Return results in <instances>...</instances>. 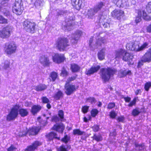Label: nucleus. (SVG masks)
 Segmentation results:
<instances>
[{
	"instance_id": "39",
	"label": "nucleus",
	"mask_w": 151,
	"mask_h": 151,
	"mask_svg": "<svg viewBox=\"0 0 151 151\" xmlns=\"http://www.w3.org/2000/svg\"><path fill=\"white\" fill-rule=\"evenodd\" d=\"M99 112L98 110L96 108L92 109L90 111L91 116L93 117H95L98 114Z\"/></svg>"
},
{
	"instance_id": "37",
	"label": "nucleus",
	"mask_w": 151,
	"mask_h": 151,
	"mask_svg": "<svg viewBox=\"0 0 151 151\" xmlns=\"http://www.w3.org/2000/svg\"><path fill=\"white\" fill-rule=\"evenodd\" d=\"M60 140L65 144H67L70 141V137L69 136L65 134Z\"/></svg>"
},
{
	"instance_id": "3",
	"label": "nucleus",
	"mask_w": 151,
	"mask_h": 151,
	"mask_svg": "<svg viewBox=\"0 0 151 151\" xmlns=\"http://www.w3.org/2000/svg\"><path fill=\"white\" fill-rule=\"evenodd\" d=\"M116 72V69L111 67L102 68L100 71L101 78L104 83L108 82Z\"/></svg>"
},
{
	"instance_id": "12",
	"label": "nucleus",
	"mask_w": 151,
	"mask_h": 151,
	"mask_svg": "<svg viewBox=\"0 0 151 151\" xmlns=\"http://www.w3.org/2000/svg\"><path fill=\"white\" fill-rule=\"evenodd\" d=\"M42 144V142L36 140L34 141L31 145L27 146L24 151H34L37 149L38 147Z\"/></svg>"
},
{
	"instance_id": "60",
	"label": "nucleus",
	"mask_w": 151,
	"mask_h": 151,
	"mask_svg": "<svg viewBox=\"0 0 151 151\" xmlns=\"http://www.w3.org/2000/svg\"><path fill=\"white\" fill-rule=\"evenodd\" d=\"M147 62L144 60V59L142 58V59L140 60L138 63L137 67L138 68L140 67L142 65H143L144 63Z\"/></svg>"
},
{
	"instance_id": "44",
	"label": "nucleus",
	"mask_w": 151,
	"mask_h": 151,
	"mask_svg": "<svg viewBox=\"0 0 151 151\" xmlns=\"http://www.w3.org/2000/svg\"><path fill=\"white\" fill-rule=\"evenodd\" d=\"M121 75V77H124L126 76L127 75H130L131 74V72L130 70H128L126 71V70H124L120 72Z\"/></svg>"
},
{
	"instance_id": "15",
	"label": "nucleus",
	"mask_w": 151,
	"mask_h": 151,
	"mask_svg": "<svg viewBox=\"0 0 151 151\" xmlns=\"http://www.w3.org/2000/svg\"><path fill=\"white\" fill-rule=\"evenodd\" d=\"M82 34V32L81 31L77 30L73 34V37L70 40V44L73 45L77 44L80 37Z\"/></svg>"
},
{
	"instance_id": "6",
	"label": "nucleus",
	"mask_w": 151,
	"mask_h": 151,
	"mask_svg": "<svg viewBox=\"0 0 151 151\" xmlns=\"http://www.w3.org/2000/svg\"><path fill=\"white\" fill-rule=\"evenodd\" d=\"M17 50V45L14 42H6L5 44L4 51L7 55H11L14 53Z\"/></svg>"
},
{
	"instance_id": "40",
	"label": "nucleus",
	"mask_w": 151,
	"mask_h": 151,
	"mask_svg": "<svg viewBox=\"0 0 151 151\" xmlns=\"http://www.w3.org/2000/svg\"><path fill=\"white\" fill-rule=\"evenodd\" d=\"M86 102L90 103L91 104H93L96 102V100L94 97H90L86 99Z\"/></svg>"
},
{
	"instance_id": "41",
	"label": "nucleus",
	"mask_w": 151,
	"mask_h": 151,
	"mask_svg": "<svg viewBox=\"0 0 151 151\" xmlns=\"http://www.w3.org/2000/svg\"><path fill=\"white\" fill-rule=\"evenodd\" d=\"M8 23V19L5 18L3 16L0 15V24H6Z\"/></svg>"
},
{
	"instance_id": "1",
	"label": "nucleus",
	"mask_w": 151,
	"mask_h": 151,
	"mask_svg": "<svg viewBox=\"0 0 151 151\" xmlns=\"http://www.w3.org/2000/svg\"><path fill=\"white\" fill-rule=\"evenodd\" d=\"M20 106L19 104L14 105L7 115L6 120L8 121L14 120L18 116L19 113L20 116L22 117L27 116L29 114L28 109L23 108L20 109Z\"/></svg>"
},
{
	"instance_id": "18",
	"label": "nucleus",
	"mask_w": 151,
	"mask_h": 151,
	"mask_svg": "<svg viewBox=\"0 0 151 151\" xmlns=\"http://www.w3.org/2000/svg\"><path fill=\"white\" fill-rule=\"evenodd\" d=\"M84 0H71V4L73 8L79 10L83 4Z\"/></svg>"
},
{
	"instance_id": "32",
	"label": "nucleus",
	"mask_w": 151,
	"mask_h": 151,
	"mask_svg": "<svg viewBox=\"0 0 151 151\" xmlns=\"http://www.w3.org/2000/svg\"><path fill=\"white\" fill-rule=\"evenodd\" d=\"M97 13V12H96L95 11L94 8H91L88 10L87 14L88 18L92 19L95 14Z\"/></svg>"
},
{
	"instance_id": "8",
	"label": "nucleus",
	"mask_w": 151,
	"mask_h": 151,
	"mask_svg": "<svg viewBox=\"0 0 151 151\" xmlns=\"http://www.w3.org/2000/svg\"><path fill=\"white\" fill-rule=\"evenodd\" d=\"M22 25L24 29L27 32L31 33L35 32L36 26L35 22L26 19L23 22Z\"/></svg>"
},
{
	"instance_id": "2",
	"label": "nucleus",
	"mask_w": 151,
	"mask_h": 151,
	"mask_svg": "<svg viewBox=\"0 0 151 151\" xmlns=\"http://www.w3.org/2000/svg\"><path fill=\"white\" fill-rule=\"evenodd\" d=\"M148 45L147 42H145L140 46V43L139 41H134L127 43L126 47L129 50L137 52L143 50L147 47Z\"/></svg>"
},
{
	"instance_id": "34",
	"label": "nucleus",
	"mask_w": 151,
	"mask_h": 151,
	"mask_svg": "<svg viewBox=\"0 0 151 151\" xmlns=\"http://www.w3.org/2000/svg\"><path fill=\"white\" fill-rule=\"evenodd\" d=\"M49 77L52 81L54 82L56 79H58V73L55 71H52L50 73Z\"/></svg>"
},
{
	"instance_id": "16",
	"label": "nucleus",
	"mask_w": 151,
	"mask_h": 151,
	"mask_svg": "<svg viewBox=\"0 0 151 151\" xmlns=\"http://www.w3.org/2000/svg\"><path fill=\"white\" fill-rule=\"evenodd\" d=\"M39 60L40 63L45 66H49L51 63L49 57L45 55L41 56Z\"/></svg>"
},
{
	"instance_id": "20",
	"label": "nucleus",
	"mask_w": 151,
	"mask_h": 151,
	"mask_svg": "<svg viewBox=\"0 0 151 151\" xmlns=\"http://www.w3.org/2000/svg\"><path fill=\"white\" fill-rule=\"evenodd\" d=\"M45 137L49 141H52L54 139H55L58 140H60V137H58L57 133L54 132H51L46 134Z\"/></svg>"
},
{
	"instance_id": "7",
	"label": "nucleus",
	"mask_w": 151,
	"mask_h": 151,
	"mask_svg": "<svg viewBox=\"0 0 151 151\" xmlns=\"http://www.w3.org/2000/svg\"><path fill=\"white\" fill-rule=\"evenodd\" d=\"M137 16L135 17V22L136 24L140 22L142 20L141 17L147 21H151V16H149L145 10L138 9L137 11Z\"/></svg>"
},
{
	"instance_id": "33",
	"label": "nucleus",
	"mask_w": 151,
	"mask_h": 151,
	"mask_svg": "<svg viewBox=\"0 0 151 151\" xmlns=\"http://www.w3.org/2000/svg\"><path fill=\"white\" fill-rule=\"evenodd\" d=\"M92 138L93 140H95L97 142L101 141L103 140L102 137L100 134H99V135L96 133L94 134L92 137Z\"/></svg>"
},
{
	"instance_id": "21",
	"label": "nucleus",
	"mask_w": 151,
	"mask_h": 151,
	"mask_svg": "<svg viewBox=\"0 0 151 151\" xmlns=\"http://www.w3.org/2000/svg\"><path fill=\"white\" fill-rule=\"evenodd\" d=\"M134 56L132 53L126 50L122 59L124 61L130 62L132 61Z\"/></svg>"
},
{
	"instance_id": "24",
	"label": "nucleus",
	"mask_w": 151,
	"mask_h": 151,
	"mask_svg": "<svg viewBox=\"0 0 151 151\" xmlns=\"http://www.w3.org/2000/svg\"><path fill=\"white\" fill-rule=\"evenodd\" d=\"M12 63H11L9 60H6L2 63L1 65V68L3 69L7 70L10 68Z\"/></svg>"
},
{
	"instance_id": "49",
	"label": "nucleus",
	"mask_w": 151,
	"mask_h": 151,
	"mask_svg": "<svg viewBox=\"0 0 151 151\" xmlns=\"http://www.w3.org/2000/svg\"><path fill=\"white\" fill-rule=\"evenodd\" d=\"M137 97L134 98L132 101L130 102L128 104V106L129 107H131L132 106H135L136 104L137 100Z\"/></svg>"
},
{
	"instance_id": "10",
	"label": "nucleus",
	"mask_w": 151,
	"mask_h": 151,
	"mask_svg": "<svg viewBox=\"0 0 151 151\" xmlns=\"http://www.w3.org/2000/svg\"><path fill=\"white\" fill-rule=\"evenodd\" d=\"M24 10L23 3L21 0L15 1L12 6L13 12L17 15H21Z\"/></svg>"
},
{
	"instance_id": "9",
	"label": "nucleus",
	"mask_w": 151,
	"mask_h": 151,
	"mask_svg": "<svg viewBox=\"0 0 151 151\" xmlns=\"http://www.w3.org/2000/svg\"><path fill=\"white\" fill-rule=\"evenodd\" d=\"M41 128L39 126H33L29 127L26 131H23L21 132L22 137L26 136L28 134L29 136H36L37 135L41 130Z\"/></svg>"
},
{
	"instance_id": "61",
	"label": "nucleus",
	"mask_w": 151,
	"mask_h": 151,
	"mask_svg": "<svg viewBox=\"0 0 151 151\" xmlns=\"http://www.w3.org/2000/svg\"><path fill=\"white\" fill-rule=\"evenodd\" d=\"M124 116H121L118 117L116 119V120L119 122H124Z\"/></svg>"
},
{
	"instance_id": "29",
	"label": "nucleus",
	"mask_w": 151,
	"mask_h": 151,
	"mask_svg": "<svg viewBox=\"0 0 151 151\" xmlns=\"http://www.w3.org/2000/svg\"><path fill=\"white\" fill-rule=\"evenodd\" d=\"M113 3L119 7H123L126 2L125 0H112Z\"/></svg>"
},
{
	"instance_id": "14",
	"label": "nucleus",
	"mask_w": 151,
	"mask_h": 151,
	"mask_svg": "<svg viewBox=\"0 0 151 151\" xmlns=\"http://www.w3.org/2000/svg\"><path fill=\"white\" fill-rule=\"evenodd\" d=\"M65 58L64 54L55 53L52 56L53 61L57 64H60L65 60Z\"/></svg>"
},
{
	"instance_id": "35",
	"label": "nucleus",
	"mask_w": 151,
	"mask_h": 151,
	"mask_svg": "<svg viewBox=\"0 0 151 151\" xmlns=\"http://www.w3.org/2000/svg\"><path fill=\"white\" fill-rule=\"evenodd\" d=\"M104 6V3L102 1H101L98 3L96 6L93 8L95 11L98 12L99 11L101 10L103 7Z\"/></svg>"
},
{
	"instance_id": "17",
	"label": "nucleus",
	"mask_w": 151,
	"mask_h": 151,
	"mask_svg": "<svg viewBox=\"0 0 151 151\" xmlns=\"http://www.w3.org/2000/svg\"><path fill=\"white\" fill-rule=\"evenodd\" d=\"M65 129L64 124L62 123H57L53 125L52 128V130L63 134Z\"/></svg>"
},
{
	"instance_id": "36",
	"label": "nucleus",
	"mask_w": 151,
	"mask_h": 151,
	"mask_svg": "<svg viewBox=\"0 0 151 151\" xmlns=\"http://www.w3.org/2000/svg\"><path fill=\"white\" fill-rule=\"evenodd\" d=\"M73 133L74 135H81L86 134L85 132L81 131L79 129H74L73 130Z\"/></svg>"
},
{
	"instance_id": "64",
	"label": "nucleus",
	"mask_w": 151,
	"mask_h": 151,
	"mask_svg": "<svg viewBox=\"0 0 151 151\" xmlns=\"http://www.w3.org/2000/svg\"><path fill=\"white\" fill-rule=\"evenodd\" d=\"M142 92L141 90L140 89H138L135 91V94L137 95L139 94H140Z\"/></svg>"
},
{
	"instance_id": "42",
	"label": "nucleus",
	"mask_w": 151,
	"mask_h": 151,
	"mask_svg": "<svg viewBox=\"0 0 151 151\" xmlns=\"http://www.w3.org/2000/svg\"><path fill=\"white\" fill-rule=\"evenodd\" d=\"M60 75V76L63 77H65L68 76L69 73L64 67H63Z\"/></svg>"
},
{
	"instance_id": "11",
	"label": "nucleus",
	"mask_w": 151,
	"mask_h": 151,
	"mask_svg": "<svg viewBox=\"0 0 151 151\" xmlns=\"http://www.w3.org/2000/svg\"><path fill=\"white\" fill-rule=\"evenodd\" d=\"M12 29L10 26L7 25L0 30V37L2 39L8 38L11 36Z\"/></svg>"
},
{
	"instance_id": "62",
	"label": "nucleus",
	"mask_w": 151,
	"mask_h": 151,
	"mask_svg": "<svg viewBox=\"0 0 151 151\" xmlns=\"http://www.w3.org/2000/svg\"><path fill=\"white\" fill-rule=\"evenodd\" d=\"M123 98L125 102H129L131 100V98L128 96L124 97Z\"/></svg>"
},
{
	"instance_id": "56",
	"label": "nucleus",
	"mask_w": 151,
	"mask_h": 151,
	"mask_svg": "<svg viewBox=\"0 0 151 151\" xmlns=\"http://www.w3.org/2000/svg\"><path fill=\"white\" fill-rule=\"evenodd\" d=\"M60 121V119L57 115H54L52 116L51 118V121L57 122Z\"/></svg>"
},
{
	"instance_id": "50",
	"label": "nucleus",
	"mask_w": 151,
	"mask_h": 151,
	"mask_svg": "<svg viewBox=\"0 0 151 151\" xmlns=\"http://www.w3.org/2000/svg\"><path fill=\"white\" fill-rule=\"evenodd\" d=\"M116 104L115 102H110L108 104L107 109L109 110L111 109L114 108Z\"/></svg>"
},
{
	"instance_id": "25",
	"label": "nucleus",
	"mask_w": 151,
	"mask_h": 151,
	"mask_svg": "<svg viewBox=\"0 0 151 151\" xmlns=\"http://www.w3.org/2000/svg\"><path fill=\"white\" fill-rule=\"evenodd\" d=\"M142 58H144V60L147 62L149 63L151 62V51L149 49L143 55Z\"/></svg>"
},
{
	"instance_id": "27",
	"label": "nucleus",
	"mask_w": 151,
	"mask_h": 151,
	"mask_svg": "<svg viewBox=\"0 0 151 151\" xmlns=\"http://www.w3.org/2000/svg\"><path fill=\"white\" fill-rule=\"evenodd\" d=\"M70 68L73 73H76L79 71L81 67L76 63H72L70 65Z\"/></svg>"
},
{
	"instance_id": "4",
	"label": "nucleus",
	"mask_w": 151,
	"mask_h": 151,
	"mask_svg": "<svg viewBox=\"0 0 151 151\" xmlns=\"http://www.w3.org/2000/svg\"><path fill=\"white\" fill-rule=\"evenodd\" d=\"M55 47L59 51L63 52L70 46L68 38L65 37H60L56 40Z\"/></svg>"
},
{
	"instance_id": "52",
	"label": "nucleus",
	"mask_w": 151,
	"mask_h": 151,
	"mask_svg": "<svg viewBox=\"0 0 151 151\" xmlns=\"http://www.w3.org/2000/svg\"><path fill=\"white\" fill-rule=\"evenodd\" d=\"M134 145L135 147L136 148H137L139 150H141L144 149V148L140 149V147H141V148H142L143 147H145V144L144 143L138 144L137 143H134Z\"/></svg>"
},
{
	"instance_id": "13",
	"label": "nucleus",
	"mask_w": 151,
	"mask_h": 151,
	"mask_svg": "<svg viewBox=\"0 0 151 151\" xmlns=\"http://www.w3.org/2000/svg\"><path fill=\"white\" fill-rule=\"evenodd\" d=\"M111 15L112 17L120 20L124 16V12L121 9H115L111 12Z\"/></svg>"
},
{
	"instance_id": "5",
	"label": "nucleus",
	"mask_w": 151,
	"mask_h": 151,
	"mask_svg": "<svg viewBox=\"0 0 151 151\" xmlns=\"http://www.w3.org/2000/svg\"><path fill=\"white\" fill-rule=\"evenodd\" d=\"M77 76V75H76L75 76L69 77L65 83L64 85L65 92L67 95H70L73 94L79 88L78 86L70 84L71 82L75 80Z\"/></svg>"
},
{
	"instance_id": "63",
	"label": "nucleus",
	"mask_w": 151,
	"mask_h": 151,
	"mask_svg": "<svg viewBox=\"0 0 151 151\" xmlns=\"http://www.w3.org/2000/svg\"><path fill=\"white\" fill-rule=\"evenodd\" d=\"M147 32L148 33H151V24L149 25L146 28Z\"/></svg>"
},
{
	"instance_id": "19",
	"label": "nucleus",
	"mask_w": 151,
	"mask_h": 151,
	"mask_svg": "<svg viewBox=\"0 0 151 151\" xmlns=\"http://www.w3.org/2000/svg\"><path fill=\"white\" fill-rule=\"evenodd\" d=\"M100 68V66L99 65H97L96 66H92L89 69L86 70L85 72V73L87 76H91L94 73L97 72Z\"/></svg>"
},
{
	"instance_id": "43",
	"label": "nucleus",
	"mask_w": 151,
	"mask_h": 151,
	"mask_svg": "<svg viewBox=\"0 0 151 151\" xmlns=\"http://www.w3.org/2000/svg\"><path fill=\"white\" fill-rule=\"evenodd\" d=\"M58 115L60 119V121H62L64 118V111L62 110H59L58 111Z\"/></svg>"
},
{
	"instance_id": "47",
	"label": "nucleus",
	"mask_w": 151,
	"mask_h": 151,
	"mask_svg": "<svg viewBox=\"0 0 151 151\" xmlns=\"http://www.w3.org/2000/svg\"><path fill=\"white\" fill-rule=\"evenodd\" d=\"M117 113L114 110L111 111L109 113V116L110 118L114 119L117 115Z\"/></svg>"
},
{
	"instance_id": "22",
	"label": "nucleus",
	"mask_w": 151,
	"mask_h": 151,
	"mask_svg": "<svg viewBox=\"0 0 151 151\" xmlns=\"http://www.w3.org/2000/svg\"><path fill=\"white\" fill-rule=\"evenodd\" d=\"M126 50L124 48H121L115 51V58L119 59L123 57Z\"/></svg>"
},
{
	"instance_id": "38",
	"label": "nucleus",
	"mask_w": 151,
	"mask_h": 151,
	"mask_svg": "<svg viewBox=\"0 0 151 151\" xmlns=\"http://www.w3.org/2000/svg\"><path fill=\"white\" fill-rule=\"evenodd\" d=\"M105 39L103 38H99L96 40V44L98 47H101L102 44H105Z\"/></svg>"
},
{
	"instance_id": "54",
	"label": "nucleus",
	"mask_w": 151,
	"mask_h": 151,
	"mask_svg": "<svg viewBox=\"0 0 151 151\" xmlns=\"http://www.w3.org/2000/svg\"><path fill=\"white\" fill-rule=\"evenodd\" d=\"M150 87H151V82H147L145 83L144 88L145 91H148Z\"/></svg>"
},
{
	"instance_id": "23",
	"label": "nucleus",
	"mask_w": 151,
	"mask_h": 151,
	"mask_svg": "<svg viewBox=\"0 0 151 151\" xmlns=\"http://www.w3.org/2000/svg\"><path fill=\"white\" fill-rule=\"evenodd\" d=\"M41 109L42 106L40 105H34L31 107L30 112L33 115H35Z\"/></svg>"
},
{
	"instance_id": "58",
	"label": "nucleus",
	"mask_w": 151,
	"mask_h": 151,
	"mask_svg": "<svg viewBox=\"0 0 151 151\" xmlns=\"http://www.w3.org/2000/svg\"><path fill=\"white\" fill-rule=\"evenodd\" d=\"M92 128L93 132H98L99 130V126L97 124H94L92 127Z\"/></svg>"
},
{
	"instance_id": "31",
	"label": "nucleus",
	"mask_w": 151,
	"mask_h": 151,
	"mask_svg": "<svg viewBox=\"0 0 151 151\" xmlns=\"http://www.w3.org/2000/svg\"><path fill=\"white\" fill-rule=\"evenodd\" d=\"M71 148L70 145H68L67 147H65L64 145L62 144L57 149V151H68V150L70 149Z\"/></svg>"
},
{
	"instance_id": "55",
	"label": "nucleus",
	"mask_w": 151,
	"mask_h": 151,
	"mask_svg": "<svg viewBox=\"0 0 151 151\" xmlns=\"http://www.w3.org/2000/svg\"><path fill=\"white\" fill-rule=\"evenodd\" d=\"M42 102L43 104H45L50 101L49 99L46 96H43L41 98Z\"/></svg>"
},
{
	"instance_id": "48",
	"label": "nucleus",
	"mask_w": 151,
	"mask_h": 151,
	"mask_svg": "<svg viewBox=\"0 0 151 151\" xmlns=\"http://www.w3.org/2000/svg\"><path fill=\"white\" fill-rule=\"evenodd\" d=\"M145 8L148 14H151V1L147 3L145 6Z\"/></svg>"
},
{
	"instance_id": "46",
	"label": "nucleus",
	"mask_w": 151,
	"mask_h": 151,
	"mask_svg": "<svg viewBox=\"0 0 151 151\" xmlns=\"http://www.w3.org/2000/svg\"><path fill=\"white\" fill-rule=\"evenodd\" d=\"M38 120L41 125L45 126L47 124V121L43 119L41 117L39 116L37 118Z\"/></svg>"
},
{
	"instance_id": "51",
	"label": "nucleus",
	"mask_w": 151,
	"mask_h": 151,
	"mask_svg": "<svg viewBox=\"0 0 151 151\" xmlns=\"http://www.w3.org/2000/svg\"><path fill=\"white\" fill-rule=\"evenodd\" d=\"M17 148L13 144H12L7 149V151H16Z\"/></svg>"
},
{
	"instance_id": "45",
	"label": "nucleus",
	"mask_w": 151,
	"mask_h": 151,
	"mask_svg": "<svg viewBox=\"0 0 151 151\" xmlns=\"http://www.w3.org/2000/svg\"><path fill=\"white\" fill-rule=\"evenodd\" d=\"M141 112L139 111L138 109L136 108L132 110L131 114L133 116H135L138 115Z\"/></svg>"
},
{
	"instance_id": "59",
	"label": "nucleus",
	"mask_w": 151,
	"mask_h": 151,
	"mask_svg": "<svg viewBox=\"0 0 151 151\" xmlns=\"http://www.w3.org/2000/svg\"><path fill=\"white\" fill-rule=\"evenodd\" d=\"M34 2V5L36 7L38 6H40L42 1L41 0H32Z\"/></svg>"
},
{
	"instance_id": "28",
	"label": "nucleus",
	"mask_w": 151,
	"mask_h": 151,
	"mask_svg": "<svg viewBox=\"0 0 151 151\" xmlns=\"http://www.w3.org/2000/svg\"><path fill=\"white\" fill-rule=\"evenodd\" d=\"M105 48H103L101 49L97 53V57L98 59L100 60H102L105 59Z\"/></svg>"
},
{
	"instance_id": "26",
	"label": "nucleus",
	"mask_w": 151,
	"mask_h": 151,
	"mask_svg": "<svg viewBox=\"0 0 151 151\" xmlns=\"http://www.w3.org/2000/svg\"><path fill=\"white\" fill-rule=\"evenodd\" d=\"M64 93L61 90H59L53 96L54 99L56 100H60L63 97Z\"/></svg>"
},
{
	"instance_id": "30",
	"label": "nucleus",
	"mask_w": 151,
	"mask_h": 151,
	"mask_svg": "<svg viewBox=\"0 0 151 151\" xmlns=\"http://www.w3.org/2000/svg\"><path fill=\"white\" fill-rule=\"evenodd\" d=\"M47 86L43 84H40L35 87V89L37 91H41L47 89Z\"/></svg>"
},
{
	"instance_id": "53",
	"label": "nucleus",
	"mask_w": 151,
	"mask_h": 151,
	"mask_svg": "<svg viewBox=\"0 0 151 151\" xmlns=\"http://www.w3.org/2000/svg\"><path fill=\"white\" fill-rule=\"evenodd\" d=\"M89 106L84 105L81 108V111L83 114L87 113L88 111Z\"/></svg>"
},
{
	"instance_id": "57",
	"label": "nucleus",
	"mask_w": 151,
	"mask_h": 151,
	"mask_svg": "<svg viewBox=\"0 0 151 151\" xmlns=\"http://www.w3.org/2000/svg\"><path fill=\"white\" fill-rule=\"evenodd\" d=\"M74 24V22L73 20H70L69 21H68V22L64 26L65 27H68L73 26Z\"/></svg>"
}]
</instances>
